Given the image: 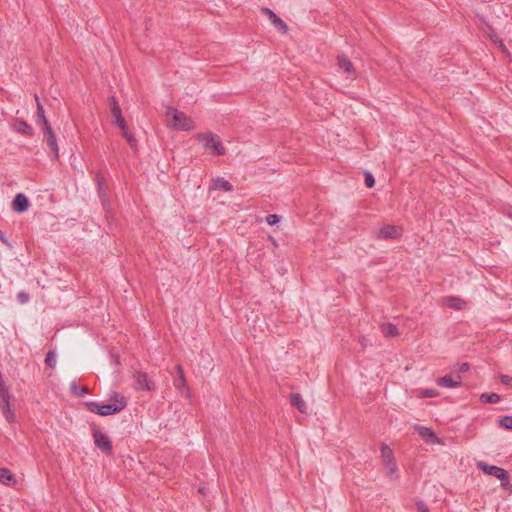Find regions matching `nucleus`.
<instances>
[{
    "mask_svg": "<svg viewBox=\"0 0 512 512\" xmlns=\"http://www.w3.org/2000/svg\"><path fill=\"white\" fill-rule=\"evenodd\" d=\"M364 175H365V185L368 188L373 187L375 184V179H374L373 175L370 172H365Z\"/></svg>",
    "mask_w": 512,
    "mask_h": 512,
    "instance_id": "nucleus-30",
    "label": "nucleus"
},
{
    "mask_svg": "<svg viewBox=\"0 0 512 512\" xmlns=\"http://www.w3.org/2000/svg\"><path fill=\"white\" fill-rule=\"evenodd\" d=\"M173 384L177 390L185 393L186 397H189V389L187 388L185 377H176Z\"/></svg>",
    "mask_w": 512,
    "mask_h": 512,
    "instance_id": "nucleus-22",
    "label": "nucleus"
},
{
    "mask_svg": "<svg viewBox=\"0 0 512 512\" xmlns=\"http://www.w3.org/2000/svg\"><path fill=\"white\" fill-rule=\"evenodd\" d=\"M45 363L51 368L56 366V353L54 351H49L47 353Z\"/></svg>",
    "mask_w": 512,
    "mask_h": 512,
    "instance_id": "nucleus-28",
    "label": "nucleus"
},
{
    "mask_svg": "<svg viewBox=\"0 0 512 512\" xmlns=\"http://www.w3.org/2000/svg\"><path fill=\"white\" fill-rule=\"evenodd\" d=\"M416 506L419 512H429V510L427 509L426 505L423 502H417Z\"/></svg>",
    "mask_w": 512,
    "mask_h": 512,
    "instance_id": "nucleus-38",
    "label": "nucleus"
},
{
    "mask_svg": "<svg viewBox=\"0 0 512 512\" xmlns=\"http://www.w3.org/2000/svg\"><path fill=\"white\" fill-rule=\"evenodd\" d=\"M42 131L44 133V140L46 141L50 149L53 151L54 157L57 159L59 157V148L57 144L56 135L52 130V127L47 126L46 128L42 129Z\"/></svg>",
    "mask_w": 512,
    "mask_h": 512,
    "instance_id": "nucleus-9",
    "label": "nucleus"
},
{
    "mask_svg": "<svg viewBox=\"0 0 512 512\" xmlns=\"http://www.w3.org/2000/svg\"><path fill=\"white\" fill-rule=\"evenodd\" d=\"M35 101H36V105L38 106V103H41L40 100H39V97L37 95H35Z\"/></svg>",
    "mask_w": 512,
    "mask_h": 512,
    "instance_id": "nucleus-41",
    "label": "nucleus"
},
{
    "mask_svg": "<svg viewBox=\"0 0 512 512\" xmlns=\"http://www.w3.org/2000/svg\"><path fill=\"white\" fill-rule=\"evenodd\" d=\"M96 182L98 185L99 192H101L105 185V179L100 173H98L96 176Z\"/></svg>",
    "mask_w": 512,
    "mask_h": 512,
    "instance_id": "nucleus-33",
    "label": "nucleus"
},
{
    "mask_svg": "<svg viewBox=\"0 0 512 512\" xmlns=\"http://www.w3.org/2000/svg\"><path fill=\"white\" fill-rule=\"evenodd\" d=\"M469 369L470 365L468 363H461L456 366L458 372H467Z\"/></svg>",
    "mask_w": 512,
    "mask_h": 512,
    "instance_id": "nucleus-36",
    "label": "nucleus"
},
{
    "mask_svg": "<svg viewBox=\"0 0 512 512\" xmlns=\"http://www.w3.org/2000/svg\"><path fill=\"white\" fill-rule=\"evenodd\" d=\"M502 428L512 430V416H504L498 420Z\"/></svg>",
    "mask_w": 512,
    "mask_h": 512,
    "instance_id": "nucleus-27",
    "label": "nucleus"
},
{
    "mask_svg": "<svg viewBox=\"0 0 512 512\" xmlns=\"http://www.w3.org/2000/svg\"><path fill=\"white\" fill-rule=\"evenodd\" d=\"M109 104H110V109H111V113H112V116L113 118L119 116V115H122L121 114V109L117 103V101L115 100L114 97H111L110 98V101H109Z\"/></svg>",
    "mask_w": 512,
    "mask_h": 512,
    "instance_id": "nucleus-25",
    "label": "nucleus"
},
{
    "mask_svg": "<svg viewBox=\"0 0 512 512\" xmlns=\"http://www.w3.org/2000/svg\"><path fill=\"white\" fill-rule=\"evenodd\" d=\"M476 466L483 473L499 479L503 485L508 484L510 481L508 472L501 467H498L495 465H489L484 461H478Z\"/></svg>",
    "mask_w": 512,
    "mask_h": 512,
    "instance_id": "nucleus-4",
    "label": "nucleus"
},
{
    "mask_svg": "<svg viewBox=\"0 0 512 512\" xmlns=\"http://www.w3.org/2000/svg\"><path fill=\"white\" fill-rule=\"evenodd\" d=\"M198 140L203 144L206 151L214 156H221L225 154V149L217 135L212 133H204L198 135Z\"/></svg>",
    "mask_w": 512,
    "mask_h": 512,
    "instance_id": "nucleus-2",
    "label": "nucleus"
},
{
    "mask_svg": "<svg viewBox=\"0 0 512 512\" xmlns=\"http://www.w3.org/2000/svg\"><path fill=\"white\" fill-rule=\"evenodd\" d=\"M442 303L444 306L456 310H462L466 306L465 300L455 296L444 297Z\"/></svg>",
    "mask_w": 512,
    "mask_h": 512,
    "instance_id": "nucleus-14",
    "label": "nucleus"
},
{
    "mask_svg": "<svg viewBox=\"0 0 512 512\" xmlns=\"http://www.w3.org/2000/svg\"><path fill=\"white\" fill-rule=\"evenodd\" d=\"M71 392L76 396H83L88 392L87 387H80L76 382H72L70 386Z\"/></svg>",
    "mask_w": 512,
    "mask_h": 512,
    "instance_id": "nucleus-24",
    "label": "nucleus"
},
{
    "mask_svg": "<svg viewBox=\"0 0 512 512\" xmlns=\"http://www.w3.org/2000/svg\"><path fill=\"white\" fill-rule=\"evenodd\" d=\"M112 400L113 403L108 404H100L99 402L91 401L87 402L86 405L91 412L101 416L116 414L123 410L127 405L125 397L117 392H113Z\"/></svg>",
    "mask_w": 512,
    "mask_h": 512,
    "instance_id": "nucleus-1",
    "label": "nucleus"
},
{
    "mask_svg": "<svg viewBox=\"0 0 512 512\" xmlns=\"http://www.w3.org/2000/svg\"><path fill=\"white\" fill-rule=\"evenodd\" d=\"M437 384L440 387L444 388H457L462 384L461 376L452 377L450 375H445L437 380Z\"/></svg>",
    "mask_w": 512,
    "mask_h": 512,
    "instance_id": "nucleus-11",
    "label": "nucleus"
},
{
    "mask_svg": "<svg viewBox=\"0 0 512 512\" xmlns=\"http://www.w3.org/2000/svg\"><path fill=\"white\" fill-rule=\"evenodd\" d=\"M17 299L18 301L21 303V304H24V303H27L30 299V296L28 293L24 292V291H20L18 294H17Z\"/></svg>",
    "mask_w": 512,
    "mask_h": 512,
    "instance_id": "nucleus-31",
    "label": "nucleus"
},
{
    "mask_svg": "<svg viewBox=\"0 0 512 512\" xmlns=\"http://www.w3.org/2000/svg\"><path fill=\"white\" fill-rule=\"evenodd\" d=\"M122 131V135L125 137V139L127 140V142L129 143L130 147L131 148H135L136 147V139L134 138V136L129 132L128 130V127L121 130Z\"/></svg>",
    "mask_w": 512,
    "mask_h": 512,
    "instance_id": "nucleus-26",
    "label": "nucleus"
},
{
    "mask_svg": "<svg viewBox=\"0 0 512 512\" xmlns=\"http://www.w3.org/2000/svg\"><path fill=\"white\" fill-rule=\"evenodd\" d=\"M418 434L428 443H439L437 435L428 427L416 426Z\"/></svg>",
    "mask_w": 512,
    "mask_h": 512,
    "instance_id": "nucleus-15",
    "label": "nucleus"
},
{
    "mask_svg": "<svg viewBox=\"0 0 512 512\" xmlns=\"http://www.w3.org/2000/svg\"><path fill=\"white\" fill-rule=\"evenodd\" d=\"M381 458L383 461L384 469L386 471V475L397 479L398 476V467L395 462L394 453L392 449L386 445H381Z\"/></svg>",
    "mask_w": 512,
    "mask_h": 512,
    "instance_id": "nucleus-3",
    "label": "nucleus"
},
{
    "mask_svg": "<svg viewBox=\"0 0 512 512\" xmlns=\"http://www.w3.org/2000/svg\"><path fill=\"white\" fill-rule=\"evenodd\" d=\"M401 235L402 228L395 225H384L375 232L376 238L381 240L398 239Z\"/></svg>",
    "mask_w": 512,
    "mask_h": 512,
    "instance_id": "nucleus-6",
    "label": "nucleus"
},
{
    "mask_svg": "<svg viewBox=\"0 0 512 512\" xmlns=\"http://www.w3.org/2000/svg\"><path fill=\"white\" fill-rule=\"evenodd\" d=\"M114 122H115V124H117L119 126V128L121 130L127 128V124H126L125 119L123 118L122 115H119V116L115 117L114 118Z\"/></svg>",
    "mask_w": 512,
    "mask_h": 512,
    "instance_id": "nucleus-32",
    "label": "nucleus"
},
{
    "mask_svg": "<svg viewBox=\"0 0 512 512\" xmlns=\"http://www.w3.org/2000/svg\"><path fill=\"white\" fill-rule=\"evenodd\" d=\"M167 116H171L174 120V128L190 131L194 128V124L191 118H189L185 113L178 111L174 108H169L167 110Z\"/></svg>",
    "mask_w": 512,
    "mask_h": 512,
    "instance_id": "nucleus-5",
    "label": "nucleus"
},
{
    "mask_svg": "<svg viewBox=\"0 0 512 512\" xmlns=\"http://www.w3.org/2000/svg\"><path fill=\"white\" fill-rule=\"evenodd\" d=\"M13 474L6 468H0V483L11 486L15 483Z\"/></svg>",
    "mask_w": 512,
    "mask_h": 512,
    "instance_id": "nucleus-18",
    "label": "nucleus"
},
{
    "mask_svg": "<svg viewBox=\"0 0 512 512\" xmlns=\"http://www.w3.org/2000/svg\"><path fill=\"white\" fill-rule=\"evenodd\" d=\"M29 207V200L28 198L22 194L19 193L15 196L13 202H12V208L14 211L22 213L26 211Z\"/></svg>",
    "mask_w": 512,
    "mask_h": 512,
    "instance_id": "nucleus-13",
    "label": "nucleus"
},
{
    "mask_svg": "<svg viewBox=\"0 0 512 512\" xmlns=\"http://www.w3.org/2000/svg\"><path fill=\"white\" fill-rule=\"evenodd\" d=\"M338 65L344 72L348 74L353 71V64L345 55L338 56Z\"/></svg>",
    "mask_w": 512,
    "mask_h": 512,
    "instance_id": "nucleus-21",
    "label": "nucleus"
},
{
    "mask_svg": "<svg viewBox=\"0 0 512 512\" xmlns=\"http://www.w3.org/2000/svg\"><path fill=\"white\" fill-rule=\"evenodd\" d=\"M134 388L136 390H147L151 391L155 388L154 383L148 378L147 373L137 371L134 374Z\"/></svg>",
    "mask_w": 512,
    "mask_h": 512,
    "instance_id": "nucleus-7",
    "label": "nucleus"
},
{
    "mask_svg": "<svg viewBox=\"0 0 512 512\" xmlns=\"http://www.w3.org/2000/svg\"><path fill=\"white\" fill-rule=\"evenodd\" d=\"M381 332L386 337H395L398 335V328L392 323H384L381 325Z\"/></svg>",
    "mask_w": 512,
    "mask_h": 512,
    "instance_id": "nucleus-20",
    "label": "nucleus"
},
{
    "mask_svg": "<svg viewBox=\"0 0 512 512\" xmlns=\"http://www.w3.org/2000/svg\"><path fill=\"white\" fill-rule=\"evenodd\" d=\"M504 213H505V214H506L510 219H512V206H508V207L505 209Z\"/></svg>",
    "mask_w": 512,
    "mask_h": 512,
    "instance_id": "nucleus-40",
    "label": "nucleus"
},
{
    "mask_svg": "<svg viewBox=\"0 0 512 512\" xmlns=\"http://www.w3.org/2000/svg\"><path fill=\"white\" fill-rule=\"evenodd\" d=\"M12 128L14 131L26 135L33 136V128L23 119L16 118L13 121Z\"/></svg>",
    "mask_w": 512,
    "mask_h": 512,
    "instance_id": "nucleus-12",
    "label": "nucleus"
},
{
    "mask_svg": "<svg viewBox=\"0 0 512 512\" xmlns=\"http://www.w3.org/2000/svg\"><path fill=\"white\" fill-rule=\"evenodd\" d=\"M262 13L268 16L271 23L278 31H280L283 34H285L288 31L287 24L279 16H277L271 9L263 8Z\"/></svg>",
    "mask_w": 512,
    "mask_h": 512,
    "instance_id": "nucleus-10",
    "label": "nucleus"
},
{
    "mask_svg": "<svg viewBox=\"0 0 512 512\" xmlns=\"http://www.w3.org/2000/svg\"><path fill=\"white\" fill-rule=\"evenodd\" d=\"M280 221V217L276 214H269L266 217V223L270 226L277 224Z\"/></svg>",
    "mask_w": 512,
    "mask_h": 512,
    "instance_id": "nucleus-29",
    "label": "nucleus"
},
{
    "mask_svg": "<svg viewBox=\"0 0 512 512\" xmlns=\"http://www.w3.org/2000/svg\"><path fill=\"white\" fill-rule=\"evenodd\" d=\"M0 241L5 244L7 247H12L11 243L8 241L5 234L0 230Z\"/></svg>",
    "mask_w": 512,
    "mask_h": 512,
    "instance_id": "nucleus-37",
    "label": "nucleus"
},
{
    "mask_svg": "<svg viewBox=\"0 0 512 512\" xmlns=\"http://www.w3.org/2000/svg\"><path fill=\"white\" fill-rule=\"evenodd\" d=\"M212 182H213V189L223 190V191H227V192L232 191V189H233L232 185L224 178L217 177V178L213 179Z\"/></svg>",
    "mask_w": 512,
    "mask_h": 512,
    "instance_id": "nucleus-19",
    "label": "nucleus"
},
{
    "mask_svg": "<svg viewBox=\"0 0 512 512\" xmlns=\"http://www.w3.org/2000/svg\"><path fill=\"white\" fill-rule=\"evenodd\" d=\"M35 121H36V124L41 127V129H44L47 126H51L45 116L44 107L41 103H38Z\"/></svg>",
    "mask_w": 512,
    "mask_h": 512,
    "instance_id": "nucleus-16",
    "label": "nucleus"
},
{
    "mask_svg": "<svg viewBox=\"0 0 512 512\" xmlns=\"http://www.w3.org/2000/svg\"><path fill=\"white\" fill-rule=\"evenodd\" d=\"M175 369L177 371V377H185L184 376V372H183V368H182L181 365H176Z\"/></svg>",
    "mask_w": 512,
    "mask_h": 512,
    "instance_id": "nucleus-39",
    "label": "nucleus"
},
{
    "mask_svg": "<svg viewBox=\"0 0 512 512\" xmlns=\"http://www.w3.org/2000/svg\"><path fill=\"white\" fill-rule=\"evenodd\" d=\"M94 442L95 445L104 453L110 454L112 452V443L109 437L101 431H95Z\"/></svg>",
    "mask_w": 512,
    "mask_h": 512,
    "instance_id": "nucleus-8",
    "label": "nucleus"
},
{
    "mask_svg": "<svg viewBox=\"0 0 512 512\" xmlns=\"http://www.w3.org/2000/svg\"><path fill=\"white\" fill-rule=\"evenodd\" d=\"M480 400L483 403H498L500 401V396L496 393H490V394H482L480 396Z\"/></svg>",
    "mask_w": 512,
    "mask_h": 512,
    "instance_id": "nucleus-23",
    "label": "nucleus"
},
{
    "mask_svg": "<svg viewBox=\"0 0 512 512\" xmlns=\"http://www.w3.org/2000/svg\"><path fill=\"white\" fill-rule=\"evenodd\" d=\"M500 380L504 385H507L509 387H512V377L509 375L502 374L500 376Z\"/></svg>",
    "mask_w": 512,
    "mask_h": 512,
    "instance_id": "nucleus-35",
    "label": "nucleus"
},
{
    "mask_svg": "<svg viewBox=\"0 0 512 512\" xmlns=\"http://www.w3.org/2000/svg\"><path fill=\"white\" fill-rule=\"evenodd\" d=\"M422 396L424 397H436L438 395V392L434 389H425L421 392Z\"/></svg>",
    "mask_w": 512,
    "mask_h": 512,
    "instance_id": "nucleus-34",
    "label": "nucleus"
},
{
    "mask_svg": "<svg viewBox=\"0 0 512 512\" xmlns=\"http://www.w3.org/2000/svg\"><path fill=\"white\" fill-rule=\"evenodd\" d=\"M291 403L295 406L301 413L307 412V405L303 400L302 396L298 393H293L291 395Z\"/></svg>",
    "mask_w": 512,
    "mask_h": 512,
    "instance_id": "nucleus-17",
    "label": "nucleus"
}]
</instances>
